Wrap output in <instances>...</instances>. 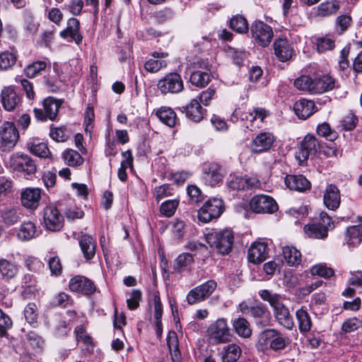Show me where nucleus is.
I'll list each match as a JSON object with an SVG mask.
<instances>
[{
	"mask_svg": "<svg viewBox=\"0 0 362 362\" xmlns=\"http://www.w3.org/2000/svg\"><path fill=\"white\" fill-rule=\"evenodd\" d=\"M71 330V328L68 327L67 323L61 319L57 320V322L54 327V334L57 337H62L67 334Z\"/></svg>",
	"mask_w": 362,
	"mask_h": 362,
	"instance_id": "obj_63",
	"label": "nucleus"
},
{
	"mask_svg": "<svg viewBox=\"0 0 362 362\" xmlns=\"http://www.w3.org/2000/svg\"><path fill=\"white\" fill-rule=\"evenodd\" d=\"M335 87V80L328 75L314 78L313 94H321L332 90Z\"/></svg>",
	"mask_w": 362,
	"mask_h": 362,
	"instance_id": "obj_33",
	"label": "nucleus"
},
{
	"mask_svg": "<svg viewBox=\"0 0 362 362\" xmlns=\"http://www.w3.org/2000/svg\"><path fill=\"white\" fill-rule=\"evenodd\" d=\"M284 182L290 189L299 192L310 189L311 187L309 180L302 175H287Z\"/></svg>",
	"mask_w": 362,
	"mask_h": 362,
	"instance_id": "obj_28",
	"label": "nucleus"
},
{
	"mask_svg": "<svg viewBox=\"0 0 362 362\" xmlns=\"http://www.w3.org/2000/svg\"><path fill=\"white\" fill-rule=\"evenodd\" d=\"M211 80V71L195 70L190 76V82L192 85L204 88L208 85Z\"/></svg>",
	"mask_w": 362,
	"mask_h": 362,
	"instance_id": "obj_36",
	"label": "nucleus"
},
{
	"mask_svg": "<svg viewBox=\"0 0 362 362\" xmlns=\"http://www.w3.org/2000/svg\"><path fill=\"white\" fill-rule=\"evenodd\" d=\"M27 146L29 151L36 156L42 158H48L51 157L52 154L47 144L44 142H30L27 144Z\"/></svg>",
	"mask_w": 362,
	"mask_h": 362,
	"instance_id": "obj_39",
	"label": "nucleus"
},
{
	"mask_svg": "<svg viewBox=\"0 0 362 362\" xmlns=\"http://www.w3.org/2000/svg\"><path fill=\"white\" fill-rule=\"evenodd\" d=\"M47 66L46 61H35L27 65L24 69V74L30 78H33L42 74Z\"/></svg>",
	"mask_w": 362,
	"mask_h": 362,
	"instance_id": "obj_37",
	"label": "nucleus"
},
{
	"mask_svg": "<svg viewBox=\"0 0 362 362\" xmlns=\"http://www.w3.org/2000/svg\"><path fill=\"white\" fill-rule=\"evenodd\" d=\"M358 223L346 228L345 240L350 246L359 245L362 241V216L357 217Z\"/></svg>",
	"mask_w": 362,
	"mask_h": 362,
	"instance_id": "obj_29",
	"label": "nucleus"
},
{
	"mask_svg": "<svg viewBox=\"0 0 362 362\" xmlns=\"http://www.w3.org/2000/svg\"><path fill=\"white\" fill-rule=\"evenodd\" d=\"M187 119L194 122H199L206 115V110L204 109L197 99H192L190 103L180 108Z\"/></svg>",
	"mask_w": 362,
	"mask_h": 362,
	"instance_id": "obj_21",
	"label": "nucleus"
},
{
	"mask_svg": "<svg viewBox=\"0 0 362 362\" xmlns=\"http://www.w3.org/2000/svg\"><path fill=\"white\" fill-rule=\"evenodd\" d=\"M18 272L17 265L6 259H0V274L8 279L14 278Z\"/></svg>",
	"mask_w": 362,
	"mask_h": 362,
	"instance_id": "obj_43",
	"label": "nucleus"
},
{
	"mask_svg": "<svg viewBox=\"0 0 362 362\" xmlns=\"http://www.w3.org/2000/svg\"><path fill=\"white\" fill-rule=\"evenodd\" d=\"M42 218L45 228L50 231H59L64 226V217L55 206H47Z\"/></svg>",
	"mask_w": 362,
	"mask_h": 362,
	"instance_id": "obj_14",
	"label": "nucleus"
},
{
	"mask_svg": "<svg viewBox=\"0 0 362 362\" xmlns=\"http://www.w3.org/2000/svg\"><path fill=\"white\" fill-rule=\"evenodd\" d=\"M250 31L255 43L262 47L269 46L274 37L272 28L259 20L252 23Z\"/></svg>",
	"mask_w": 362,
	"mask_h": 362,
	"instance_id": "obj_9",
	"label": "nucleus"
},
{
	"mask_svg": "<svg viewBox=\"0 0 362 362\" xmlns=\"http://www.w3.org/2000/svg\"><path fill=\"white\" fill-rule=\"evenodd\" d=\"M273 47L275 56L281 62L289 61L295 54L293 44L285 37L276 38Z\"/></svg>",
	"mask_w": 362,
	"mask_h": 362,
	"instance_id": "obj_16",
	"label": "nucleus"
},
{
	"mask_svg": "<svg viewBox=\"0 0 362 362\" xmlns=\"http://www.w3.org/2000/svg\"><path fill=\"white\" fill-rule=\"evenodd\" d=\"M279 332L274 329H268L262 332L258 337L259 344L265 347H270Z\"/></svg>",
	"mask_w": 362,
	"mask_h": 362,
	"instance_id": "obj_49",
	"label": "nucleus"
},
{
	"mask_svg": "<svg viewBox=\"0 0 362 362\" xmlns=\"http://www.w3.org/2000/svg\"><path fill=\"white\" fill-rule=\"evenodd\" d=\"M179 204L180 200L177 199L167 200L161 204L160 212L166 217H171L175 214Z\"/></svg>",
	"mask_w": 362,
	"mask_h": 362,
	"instance_id": "obj_50",
	"label": "nucleus"
},
{
	"mask_svg": "<svg viewBox=\"0 0 362 362\" xmlns=\"http://www.w3.org/2000/svg\"><path fill=\"white\" fill-rule=\"evenodd\" d=\"M79 245L86 260H90L94 257L96 243L92 236L87 234L81 235L79 239Z\"/></svg>",
	"mask_w": 362,
	"mask_h": 362,
	"instance_id": "obj_32",
	"label": "nucleus"
},
{
	"mask_svg": "<svg viewBox=\"0 0 362 362\" xmlns=\"http://www.w3.org/2000/svg\"><path fill=\"white\" fill-rule=\"evenodd\" d=\"M223 169L217 163H210L204 168L203 179L206 185L214 187L222 182Z\"/></svg>",
	"mask_w": 362,
	"mask_h": 362,
	"instance_id": "obj_23",
	"label": "nucleus"
},
{
	"mask_svg": "<svg viewBox=\"0 0 362 362\" xmlns=\"http://www.w3.org/2000/svg\"><path fill=\"white\" fill-rule=\"evenodd\" d=\"M238 310L247 316L252 317L257 326L264 327L270 324V311L264 304L259 301H256L254 303L243 301L238 305Z\"/></svg>",
	"mask_w": 362,
	"mask_h": 362,
	"instance_id": "obj_2",
	"label": "nucleus"
},
{
	"mask_svg": "<svg viewBox=\"0 0 362 362\" xmlns=\"http://www.w3.org/2000/svg\"><path fill=\"white\" fill-rule=\"evenodd\" d=\"M46 11L47 18L56 25L59 26L64 18L62 11L57 7L51 8L47 9Z\"/></svg>",
	"mask_w": 362,
	"mask_h": 362,
	"instance_id": "obj_58",
	"label": "nucleus"
},
{
	"mask_svg": "<svg viewBox=\"0 0 362 362\" xmlns=\"http://www.w3.org/2000/svg\"><path fill=\"white\" fill-rule=\"evenodd\" d=\"M339 9V3L336 0L327 1L320 4L317 7V15L325 17L337 13Z\"/></svg>",
	"mask_w": 362,
	"mask_h": 362,
	"instance_id": "obj_42",
	"label": "nucleus"
},
{
	"mask_svg": "<svg viewBox=\"0 0 362 362\" xmlns=\"http://www.w3.org/2000/svg\"><path fill=\"white\" fill-rule=\"evenodd\" d=\"M62 157L65 164L71 167H78L83 163V158L81 155L73 149H66L62 153Z\"/></svg>",
	"mask_w": 362,
	"mask_h": 362,
	"instance_id": "obj_38",
	"label": "nucleus"
},
{
	"mask_svg": "<svg viewBox=\"0 0 362 362\" xmlns=\"http://www.w3.org/2000/svg\"><path fill=\"white\" fill-rule=\"evenodd\" d=\"M351 17L347 14L340 15L336 19V25L340 28L341 33L348 29L351 25Z\"/></svg>",
	"mask_w": 362,
	"mask_h": 362,
	"instance_id": "obj_64",
	"label": "nucleus"
},
{
	"mask_svg": "<svg viewBox=\"0 0 362 362\" xmlns=\"http://www.w3.org/2000/svg\"><path fill=\"white\" fill-rule=\"evenodd\" d=\"M296 116L300 119H306L317 111L315 103L307 99H300L293 105Z\"/></svg>",
	"mask_w": 362,
	"mask_h": 362,
	"instance_id": "obj_25",
	"label": "nucleus"
},
{
	"mask_svg": "<svg viewBox=\"0 0 362 362\" xmlns=\"http://www.w3.org/2000/svg\"><path fill=\"white\" fill-rule=\"evenodd\" d=\"M285 262L289 266H298L301 263V253L293 246H284L282 248Z\"/></svg>",
	"mask_w": 362,
	"mask_h": 362,
	"instance_id": "obj_35",
	"label": "nucleus"
},
{
	"mask_svg": "<svg viewBox=\"0 0 362 362\" xmlns=\"http://www.w3.org/2000/svg\"><path fill=\"white\" fill-rule=\"evenodd\" d=\"M275 137L271 132H262L256 136L251 142V150L255 153H262L271 148Z\"/></svg>",
	"mask_w": 362,
	"mask_h": 362,
	"instance_id": "obj_22",
	"label": "nucleus"
},
{
	"mask_svg": "<svg viewBox=\"0 0 362 362\" xmlns=\"http://www.w3.org/2000/svg\"><path fill=\"white\" fill-rule=\"evenodd\" d=\"M24 315L26 321L30 325H35L37 322L38 316V310L34 303H28L24 309Z\"/></svg>",
	"mask_w": 362,
	"mask_h": 362,
	"instance_id": "obj_55",
	"label": "nucleus"
},
{
	"mask_svg": "<svg viewBox=\"0 0 362 362\" xmlns=\"http://www.w3.org/2000/svg\"><path fill=\"white\" fill-rule=\"evenodd\" d=\"M69 288L72 292L85 296L91 295L96 290L94 282L82 275H76L71 277L69 282Z\"/></svg>",
	"mask_w": 362,
	"mask_h": 362,
	"instance_id": "obj_15",
	"label": "nucleus"
},
{
	"mask_svg": "<svg viewBox=\"0 0 362 362\" xmlns=\"http://www.w3.org/2000/svg\"><path fill=\"white\" fill-rule=\"evenodd\" d=\"M155 114L161 122L170 127H175L179 123L177 115L171 107H161L156 110Z\"/></svg>",
	"mask_w": 362,
	"mask_h": 362,
	"instance_id": "obj_31",
	"label": "nucleus"
},
{
	"mask_svg": "<svg viewBox=\"0 0 362 362\" xmlns=\"http://www.w3.org/2000/svg\"><path fill=\"white\" fill-rule=\"evenodd\" d=\"M59 35L64 39L70 37L77 45L81 44L83 36L80 33L79 21L76 18H70L67 21L66 28L59 33Z\"/></svg>",
	"mask_w": 362,
	"mask_h": 362,
	"instance_id": "obj_26",
	"label": "nucleus"
},
{
	"mask_svg": "<svg viewBox=\"0 0 362 362\" xmlns=\"http://www.w3.org/2000/svg\"><path fill=\"white\" fill-rule=\"evenodd\" d=\"M40 233V230H37L35 223L30 221H24L18 229L17 238L21 241H29L37 237Z\"/></svg>",
	"mask_w": 362,
	"mask_h": 362,
	"instance_id": "obj_30",
	"label": "nucleus"
},
{
	"mask_svg": "<svg viewBox=\"0 0 362 362\" xmlns=\"http://www.w3.org/2000/svg\"><path fill=\"white\" fill-rule=\"evenodd\" d=\"M0 216L2 221L7 226H12L18 222L20 219L17 209L12 206H5L0 210Z\"/></svg>",
	"mask_w": 362,
	"mask_h": 362,
	"instance_id": "obj_41",
	"label": "nucleus"
},
{
	"mask_svg": "<svg viewBox=\"0 0 362 362\" xmlns=\"http://www.w3.org/2000/svg\"><path fill=\"white\" fill-rule=\"evenodd\" d=\"M187 192L192 203H199L204 200V196L197 185H189L187 188Z\"/></svg>",
	"mask_w": 362,
	"mask_h": 362,
	"instance_id": "obj_59",
	"label": "nucleus"
},
{
	"mask_svg": "<svg viewBox=\"0 0 362 362\" xmlns=\"http://www.w3.org/2000/svg\"><path fill=\"white\" fill-rule=\"evenodd\" d=\"M142 293L140 290L134 289L130 295V298L127 300V307L130 310H135L139 306L141 300Z\"/></svg>",
	"mask_w": 362,
	"mask_h": 362,
	"instance_id": "obj_62",
	"label": "nucleus"
},
{
	"mask_svg": "<svg viewBox=\"0 0 362 362\" xmlns=\"http://www.w3.org/2000/svg\"><path fill=\"white\" fill-rule=\"evenodd\" d=\"M207 243L221 255H227L231 250L234 242L233 232L229 229L213 231L206 237Z\"/></svg>",
	"mask_w": 362,
	"mask_h": 362,
	"instance_id": "obj_3",
	"label": "nucleus"
},
{
	"mask_svg": "<svg viewBox=\"0 0 362 362\" xmlns=\"http://www.w3.org/2000/svg\"><path fill=\"white\" fill-rule=\"evenodd\" d=\"M233 326L235 332L241 337L248 338L252 334L250 323L243 317H238L234 320L233 321Z\"/></svg>",
	"mask_w": 362,
	"mask_h": 362,
	"instance_id": "obj_44",
	"label": "nucleus"
},
{
	"mask_svg": "<svg viewBox=\"0 0 362 362\" xmlns=\"http://www.w3.org/2000/svg\"><path fill=\"white\" fill-rule=\"evenodd\" d=\"M323 204L325 207L332 211H336L341 204V193L339 189L334 184L326 186L323 192Z\"/></svg>",
	"mask_w": 362,
	"mask_h": 362,
	"instance_id": "obj_19",
	"label": "nucleus"
},
{
	"mask_svg": "<svg viewBox=\"0 0 362 362\" xmlns=\"http://www.w3.org/2000/svg\"><path fill=\"white\" fill-rule=\"evenodd\" d=\"M310 274L313 276L316 275L327 279L332 277L334 272L332 268L327 267L325 264H317L311 267Z\"/></svg>",
	"mask_w": 362,
	"mask_h": 362,
	"instance_id": "obj_52",
	"label": "nucleus"
},
{
	"mask_svg": "<svg viewBox=\"0 0 362 362\" xmlns=\"http://www.w3.org/2000/svg\"><path fill=\"white\" fill-rule=\"evenodd\" d=\"M329 228H334L331 218L326 212H321L320 220L306 224L304 226V232L309 238L324 239L327 237Z\"/></svg>",
	"mask_w": 362,
	"mask_h": 362,
	"instance_id": "obj_6",
	"label": "nucleus"
},
{
	"mask_svg": "<svg viewBox=\"0 0 362 362\" xmlns=\"http://www.w3.org/2000/svg\"><path fill=\"white\" fill-rule=\"evenodd\" d=\"M316 48L319 53H324L333 50L335 47V40L328 36L319 37L316 38Z\"/></svg>",
	"mask_w": 362,
	"mask_h": 362,
	"instance_id": "obj_47",
	"label": "nucleus"
},
{
	"mask_svg": "<svg viewBox=\"0 0 362 362\" xmlns=\"http://www.w3.org/2000/svg\"><path fill=\"white\" fill-rule=\"evenodd\" d=\"M317 133L319 136L330 141L337 138V133L331 129L329 124L327 122H323L317 126Z\"/></svg>",
	"mask_w": 362,
	"mask_h": 362,
	"instance_id": "obj_56",
	"label": "nucleus"
},
{
	"mask_svg": "<svg viewBox=\"0 0 362 362\" xmlns=\"http://www.w3.org/2000/svg\"><path fill=\"white\" fill-rule=\"evenodd\" d=\"M250 209L256 214H273L278 210V204L270 196L267 194L255 195L250 201Z\"/></svg>",
	"mask_w": 362,
	"mask_h": 362,
	"instance_id": "obj_12",
	"label": "nucleus"
},
{
	"mask_svg": "<svg viewBox=\"0 0 362 362\" xmlns=\"http://www.w3.org/2000/svg\"><path fill=\"white\" fill-rule=\"evenodd\" d=\"M157 88L163 95L176 94L183 90L184 84L181 76L177 73L172 72L158 81Z\"/></svg>",
	"mask_w": 362,
	"mask_h": 362,
	"instance_id": "obj_11",
	"label": "nucleus"
},
{
	"mask_svg": "<svg viewBox=\"0 0 362 362\" xmlns=\"http://www.w3.org/2000/svg\"><path fill=\"white\" fill-rule=\"evenodd\" d=\"M210 341L213 344H225L231 341L233 334L224 318H219L211 323L207 329Z\"/></svg>",
	"mask_w": 362,
	"mask_h": 362,
	"instance_id": "obj_5",
	"label": "nucleus"
},
{
	"mask_svg": "<svg viewBox=\"0 0 362 362\" xmlns=\"http://www.w3.org/2000/svg\"><path fill=\"white\" fill-rule=\"evenodd\" d=\"M258 293L264 301L269 303L279 324L288 329H291L294 326V322L288 309L283 303L282 296L267 289L260 290Z\"/></svg>",
	"mask_w": 362,
	"mask_h": 362,
	"instance_id": "obj_1",
	"label": "nucleus"
},
{
	"mask_svg": "<svg viewBox=\"0 0 362 362\" xmlns=\"http://www.w3.org/2000/svg\"><path fill=\"white\" fill-rule=\"evenodd\" d=\"M173 194L174 189L173 187L168 184H164L159 187H156L153 190V195L157 202H159L167 197L173 196Z\"/></svg>",
	"mask_w": 362,
	"mask_h": 362,
	"instance_id": "obj_53",
	"label": "nucleus"
},
{
	"mask_svg": "<svg viewBox=\"0 0 362 362\" xmlns=\"http://www.w3.org/2000/svg\"><path fill=\"white\" fill-rule=\"evenodd\" d=\"M17 60L14 53L4 52L0 54V69L6 70L13 66Z\"/></svg>",
	"mask_w": 362,
	"mask_h": 362,
	"instance_id": "obj_54",
	"label": "nucleus"
},
{
	"mask_svg": "<svg viewBox=\"0 0 362 362\" xmlns=\"http://www.w3.org/2000/svg\"><path fill=\"white\" fill-rule=\"evenodd\" d=\"M167 62L163 59H151L144 64V69L150 73H156L167 66Z\"/></svg>",
	"mask_w": 362,
	"mask_h": 362,
	"instance_id": "obj_57",
	"label": "nucleus"
},
{
	"mask_svg": "<svg viewBox=\"0 0 362 362\" xmlns=\"http://www.w3.org/2000/svg\"><path fill=\"white\" fill-rule=\"evenodd\" d=\"M227 186L230 190L240 191L259 188L261 183L256 177L230 175L227 182Z\"/></svg>",
	"mask_w": 362,
	"mask_h": 362,
	"instance_id": "obj_18",
	"label": "nucleus"
},
{
	"mask_svg": "<svg viewBox=\"0 0 362 362\" xmlns=\"http://www.w3.org/2000/svg\"><path fill=\"white\" fill-rule=\"evenodd\" d=\"M48 265L52 275L59 276L62 274V266L58 256H52L48 259Z\"/></svg>",
	"mask_w": 362,
	"mask_h": 362,
	"instance_id": "obj_61",
	"label": "nucleus"
},
{
	"mask_svg": "<svg viewBox=\"0 0 362 362\" xmlns=\"http://www.w3.org/2000/svg\"><path fill=\"white\" fill-rule=\"evenodd\" d=\"M230 27L239 33H244L248 30L247 21L243 16L237 15L230 21Z\"/></svg>",
	"mask_w": 362,
	"mask_h": 362,
	"instance_id": "obj_51",
	"label": "nucleus"
},
{
	"mask_svg": "<svg viewBox=\"0 0 362 362\" xmlns=\"http://www.w3.org/2000/svg\"><path fill=\"white\" fill-rule=\"evenodd\" d=\"M9 164L14 172L21 173L28 180L31 179L37 172V167L35 160L23 153L13 154Z\"/></svg>",
	"mask_w": 362,
	"mask_h": 362,
	"instance_id": "obj_4",
	"label": "nucleus"
},
{
	"mask_svg": "<svg viewBox=\"0 0 362 362\" xmlns=\"http://www.w3.org/2000/svg\"><path fill=\"white\" fill-rule=\"evenodd\" d=\"M217 283L214 280H209L204 284L192 288L187 296L189 305H194L208 298L216 290Z\"/></svg>",
	"mask_w": 362,
	"mask_h": 362,
	"instance_id": "obj_13",
	"label": "nucleus"
},
{
	"mask_svg": "<svg viewBox=\"0 0 362 362\" xmlns=\"http://www.w3.org/2000/svg\"><path fill=\"white\" fill-rule=\"evenodd\" d=\"M268 256V248L265 243L255 242L248 250L247 258L250 262L259 264Z\"/></svg>",
	"mask_w": 362,
	"mask_h": 362,
	"instance_id": "obj_24",
	"label": "nucleus"
},
{
	"mask_svg": "<svg viewBox=\"0 0 362 362\" xmlns=\"http://www.w3.org/2000/svg\"><path fill=\"white\" fill-rule=\"evenodd\" d=\"M224 210L223 202L221 199H209L198 211V218L203 223H209L218 218Z\"/></svg>",
	"mask_w": 362,
	"mask_h": 362,
	"instance_id": "obj_8",
	"label": "nucleus"
},
{
	"mask_svg": "<svg viewBox=\"0 0 362 362\" xmlns=\"http://www.w3.org/2000/svg\"><path fill=\"white\" fill-rule=\"evenodd\" d=\"M321 148L320 142L313 135H306L300 142L296 158L300 162L306 160L310 155L315 154Z\"/></svg>",
	"mask_w": 362,
	"mask_h": 362,
	"instance_id": "obj_17",
	"label": "nucleus"
},
{
	"mask_svg": "<svg viewBox=\"0 0 362 362\" xmlns=\"http://www.w3.org/2000/svg\"><path fill=\"white\" fill-rule=\"evenodd\" d=\"M62 103V100H57L53 97L45 98L42 101L43 108H35L33 110L35 118L40 121L56 120Z\"/></svg>",
	"mask_w": 362,
	"mask_h": 362,
	"instance_id": "obj_7",
	"label": "nucleus"
},
{
	"mask_svg": "<svg viewBox=\"0 0 362 362\" xmlns=\"http://www.w3.org/2000/svg\"><path fill=\"white\" fill-rule=\"evenodd\" d=\"M76 339L78 343L82 342L87 346L88 349H93V342L92 338L87 334L85 328L82 325L77 326L74 329Z\"/></svg>",
	"mask_w": 362,
	"mask_h": 362,
	"instance_id": "obj_48",
	"label": "nucleus"
},
{
	"mask_svg": "<svg viewBox=\"0 0 362 362\" xmlns=\"http://www.w3.org/2000/svg\"><path fill=\"white\" fill-rule=\"evenodd\" d=\"M21 203L30 209H36L41 199V189L39 188H26L21 192Z\"/></svg>",
	"mask_w": 362,
	"mask_h": 362,
	"instance_id": "obj_27",
	"label": "nucleus"
},
{
	"mask_svg": "<svg viewBox=\"0 0 362 362\" xmlns=\"http://www.w3.org/2000/svg\"><path fill=\"white\" fill-rule=\"evenodd\" d=\"M1 102L6 111H12L21 102V96L16 93L12 86L4 87L1 93Z\"/></svg>",
	"mask_w": 362,
	"mask_h": 362,
	"instance_id": "obj_20",
	"label": "nucleus"
},
{
	"mask_svg": "<svg viewBox=\"0 0 362 362\" xmlns=\"http://www.w3.org/2000/svg\"><path fill=\"white\" fill-rule=\"evenodd\" d=\"M19 133L13 122H4L0 126V149L3 151H10L17 144Z\"/></svg>",
	"mask_w": 362,
	"mask_h": 362,
	"instance_id": "obj_10",
	"label": "nucleus"
},
{
	"mask_svg": "<svg viewBox=\"0 0 362 362\" xmlns=\"http://www.w3.org/2000/svg\"><path fill=\"white\" fill-rule=\"evenodd\" d=\"M296 316L300 332L310 331L312 327V321L307 310L302 307L296 310Z\"/></svg>",
	"mask_w": 362,
	"mask_h": 362,
	"instance_id": "obj_40",
	"label": "nucleus"
},
{
	"mask_svg": "<svg viewBox=\"0 0 362 362\" xmlns=\"http://www.w3.org/2000/svg\"><path fill=\"white\" fill-rule=\"evenodd\" d=\"M314 78L303 75L294 81V86L299 90L313 94Z\"/></svg>",
	"mask_w": 362,
	"mask_h": 362,
	"instance_id": "obj_46",
	"label": "nucleus"
},
{
	"mask_svg": "<svg viewBox=\"0 0 362 362\" xmlns=\"http://www.w3.org/2000/svg\"><path fill=\"white\" fill-rule=\"evenodd\" d=\"M50 137L57 142H64L67 140L68 136L64 127H54L52 125L49 132Z\"/></svg>",
	"mask_w": 362,
	"mask_h": 362,
	"instance_id": "obj_60",
	"label": "nucleus"
},
{
	"mask_svg": "<svg viewBox=\"0 0 362 362\" xmlns=\"http://www.w3.org/2000/svg\"><path fill=\"white\" fill-rule=\"evenodd\" d=\"M194 262V258L192 254L184 252L180 255L175 259L174 269L176 272H181L189 267Z\"/></svg>",
	"mask_w": 362,
	"mask_h": 362,
	"instance_id": "obj_45",
	"label": "nucleus"
},
{
	"mask_svg": "<svg viewBox=\"0 0 362 362\" xmlns=\"http://www.w3.org/2000/svg\"><path fill=\"white\" fill-rule=\"evenodd\" d=\"M242 353L239 346L235 344H230L223 348L220 353L223 362H235Z\"/></svg>",
	"mask_w": 362,
	"mask_h": 362,
	"instance_id": "obj_34",
	"label": "nucleus"
}]
</instances>
